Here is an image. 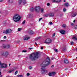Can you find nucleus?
Segmentation results:
<instances>
[{"mask_svg":"<svg viewBox=\"0 0 77 77\" xmlns=\"http://www.w3.org/2000/svg\"><path fill=\"white\" fill-rule=\"evenodd\" d=\"M50 62V60L48 57H47L45 61H44L43 63L41 64V66L42 67L41 69H45V66H47L49 65Z\"/></svg>","mask_w":77,"mask_h":77,"instance_id":"f257e3e1","label":"nucleus"},{"mask_svg":"<svg viewBox=\"0 0 77 77\" xmlns=\"http://www.w3.org/2000/svg\"><path fill=\"white\" fill-rule=\"evenodd\" d=\"M21 18V17L20 15L18 14H15L13 17V20L15 22H18L20 21Z\"/></svg>","mask_w":77,"mask_h":77,"instance_id":"f03ea898","label":"nucleus"},{"mask_svg":"<svg viewBox=\"0 0 77 77\" xmlns=\"http://www.w3.org/2000/svg\"><path fill=\"white\" fill-rule=\"evenodd\" d=\"M38 55V52H37L36 53H33L29 56V58H30L31 60H35L36 59H37V58L39 57Z\"/></svg>","mask_w":77,"mask_h":77,"instance_id":"7ed1b4c3","label":"nucleus"},{"mask_svg":"<svg viewBox=\"0 0 77 77\" xmlns=\"http://www.w3.org/2000/svg\"><path fill=\"white\" fill-rule=\"evenodd\" d=\"M8 54H9V52L7 51L3 52L1 54V56H4L5 57H8Z\"/></svg>","mask_w":77,"mask_h":77,"instance_id":"20e7f679","label":"nucleus"},{"mask_svg":"<svg viewBox=\"0 0 77 77\" xmlns=\"http://www.w3.org/2000/svg\"><path fill=\"white\" fill-rule=\"evenodd\" d=\"M51 42V40L50 38H47L45 40L44 43L45 44H50Z\"/></svg>","mask_w":77,"mask_h":77,"instance_id":"39448f33","label":"nucleus"},{"mask_svg":"<svg viewBox=\"0 0 77 77\" xmlns=\"http://www.w3.org/2000/svg\"><path fill=\"white\" fill-rule=\"evenodd\" d=\"M22 3L23 5H25L26 3V0H20L19 1V4L21 5Z\"/></svg>","mask_w":77,"mask_h":77,"instance_id":"423d86ee","label":"nucleus"},{"mask_svg":"<svg viewBox=\"0 0 77 77\" xmlns=\"http://www.w3.org/2000/svg\"><path fill=\"white\" fill-rule=\"evenodd\" d=\"M12 32V30L10 29H7L5 31H3L4 33H5L6 34H8L9 33H11Z\"/></svg>","mask_w":77,"mask_h":77,"instance_id":"0eeeda50","label":"nucleus"},{"mask_svg":"<svg viewBox=\"0 0 77 77\" xmlns=\"http://www.w3.org/2000/svg\"><path fill=\"white\" fill-rule=\"evenodd\" d=\"M40 7L39 6L38 7L36 6L35 7V11L37 12H39L40 11Z\"/></svg>","mask_w":77,"mask_h":77,"instance_id":"6e6552de","label":"nucleus"},{"mask_svg":"<svg viewBox=\"0 0 77 77\" xmlns=\"http://www.w3.org/2000/svg\"><path fill=\"white\" fill-rule=\"evenodd\" d=\"M2 47L4 48H8L10 47V45H6L5 44H4L3 45Z\"/></svg>","mask_w":77,"mask_h":77,"instance_id":"1a4fd4ad","label":"nucleus"},{"mask_svg":"<svg viewBox=\"0 0 77 77\" xmlns=\"http://www.w3.org/2000/svg\"><path fill=\"white\" fill-rule=\"evenodd\" d=\"M1 68H7V65L5 64L4 63H2L1 64Z\"/></svg>","mask_w":77,"mask_h":77,"instance_id":"9d476101","label":"nucleus"},{"mask_svg":"<svg viewBox=\"0 0 77 77\" xmlns=\"http://www.w3.org/2000/svg\"><path fill=\"white\" fill-rule=\"evenodd\" d=\"M29 39L30 37L27 35L24 36L23 38V40L24 41H25V40H28V39Z\"/></svg>","mask_w":77,"mask_h":77,"instance_id":"9b49d317","label":"nucleus"},{"mask_svg":"<svg viewBox=\"0 0 77 77\" xmlns=\"http://www.w3.org/2000/svg\"><path fill=\"white\" fill-rule=\"evenodd\" d=\"M47 72V70H42L41 71V73L44 74H45Z\"/></svg>","mask_w":77,"mask_h":77,"instance_id":"f8f14e48","label":"nucleus"},{"mask_svg":"<svg viewBox=\"0 0 77 77\" xmlns=\"http://www.w3.org/2000/svg\"><path fill=\"white\" fill-rule=\"evenodd\" d=\"M64 62L65 63H66V64L68 63H69V61H68V60H67V59H65L64 60Z\"/></svg>","mask_w":77,"mask_h":77,"instance_id":"ddd939ff","label":"nucleus"},{"mask_svg":"<svg viewBox=\"0 0 77 77\" xmlns=\"http://www.w3.org/2000/svg\"><path fill=\"white\" fill-rule=\"evenodd\" d=\"M61 0H52L53 2H56V3H59L60 2Z\"/></svg>","mask_w":77,"mask_h":77,"instance_id":"4468645a","label":"nucleus"},{"mask_svg":"<svg viewBox=\"0 0 77 77\" xmlns=\"http://www.w3.org/2000/svg\"><path fill=\"white\" fill-rule=\"evenodd\" d=\"M60 32L61 34H62V35H64L65 31L64 30H61L60 31Z\"/></svg>","mask_w":77,"mask_h":77,"instance_id":"2eb2a0df","label":"nucleus"},{"mask_svg":"<svg viewBox=\"0 0 77 77\" xmlns=\"http://www.w3.org/2000/svg\"><path fill=\"white\" fill-rule=\"evenodd\" d=\"M64 6H66V7H68L69 6V4L68 3L66 2L64 4Z\"/></svg>","mask_w":77,"mask_h":77,"instance_id":"dca6fc26","label":"nucleus"},{"mask_svg":"<svg viewBox=\"0 0 77 77\" xmlns=\"http://www.w3.org/2000/svg\"><path fill=\"white\" fill-rule=\"evenodd\" d=\"M33 17V14H29V18H31Z\"/></svg>","mask_w":77,"mask_h":77,"instance_id":"f3484780","label":"nucleus"},{"mask_svg":"<svg viewBox=\"0 0 77 77\" xmlns=\"http://www.w3.org/2000/svg\"><path fill=\"white\" fill-rule=\"evenodd\" d=\"M49 16H51V17H53V16H54V13H50L49 14Z\"/></svg>","mask_w":77,"mask_h":77,"instance_id":"a211bd4d","label":"nucleus"},{"mask_svg":"<svg viewBox=\"0 0 77 77\" xmlns=\"http://www.w3.org/2000/svg\"><path fill=\"white\" fill-rule=\"evenodd\" d=\"M72 39H75V41H77V37L76 36L73 37L72 38Z\"/></svg>","mask_w":77,"mask_h":77,"instance_id":"6ab92c4d","label":"nucleus"},{"mask_svg":"<svg viewBox=\"0 0 77 77\" xmlns=\"http://www.w3.org/2000/svg\"><path fill=\"white\" fill-rule=\"evenodd\" d=\"M29 33L31 34H33V31L32 30H30L29 31Z\"/></svg>","mask_w":77,"mask_h":77,"instance_id":"aec40b11","label":"nucleus"},{"mask_svg":"<svg viewBox=\"0 0 77 77\" xmlns=\"http://www.w3.org/2000/svg\"><path fill=\"white\" fill-rule=\"evenodd\" d=\"M14 2V0H9L8 2L10 3H12Z\"/></svg>","mask_w":77,"mask_h":77,"instance_id":"412c9836","label":"nucleus"},{"mask_svg":"<svg viewBox=\"0 0 77 77\" xmlns=\"http://www.w3.org/2000/svg\"><path fill=\"white\" fill-rule=\"evenodd\" d=\"M48 75H49V76H51V75H52V72H49L48 73Z\"/></svg>","mask_w":77,"mask_h":77,"instance_id":"4be33fe9","label":"nucleus"},{"mask_svg":"<svg viewBox=\"0 0 77 77\" xmlns=\"http://www.w3.org/2000/svg\"><path fill=\"white\" fill-rule=\"evenodd\" d=\"M14 70V69H13L11 70H9V72L10 73L12 72V71H13Z\"/></svg>","mask_w":77,"mask_h":77,"instance_id":"5701e85b","label":"nucleus"},{"mask_svg":"<svg viewBox=\"0 0 77 77\" xmlns=\"http://www.w3.org/2000/svg\"><path fill=\"white\" fill-rule=\"evenodd\" d=\"M76 15H77V14H73L72 15V17H75V16H76Z\"/></svg>","mask_w":77,"mask_h":77,"instance_id":"b1692460","label":"nucleus"},{"mask_svg":"<svg viewBox=\"0 0 77 77\" xmlns=\"http://www.w3.org/2000/svg\"><path fill=\"white\" fill-rule=\"evenodd\" d=\"M62 27H66V25L65 24H63L62 25Z\"/></svg>","mask_w":77,"mask_h":77,"instance_id":"393cba45","label":"nucleus"},{"mask_svg":"<svg viewBox=\"0 0 77 77\" xmlns=\"http://www.w3.org/2000/svg\"><path fill=\"white\" fill-rule=\"evenodd\" d=\"M44 16L45 17H48V14H45L44 15Z\"/></svg>","mask_w":77,"mask_h":77,"instance_id":"a878e982","label":"nucleus"},{"mask_svg":"<svg viewBox=\"0 0 77 77\" xmlns=\"http://www.w3.org/2000/svg\"><path fill=\"white\" fill-rule=\"evenodd\" d=\"M54 51H55V52H57V51H59V50H58L57 49L54 48Z\"/></svg>","mask_w":77,"mask_h":77,"instance_id":"bb28decb","label":"nucleus"},{"mask_svg":"<svg viewBox=\"0 0 77 77\" xmlns=\"http://www.w3.org/2000/svg\"><path fill=\"white\" fill-rule=\"evenodd\" d=\"M66 8H64L63 9V11L64 12H66Z\"/></svg>","mask_w":77,"mask_h":77,"instance_id":"cd10ccee","label":"nucleus"},{"mask_svg":"<svg viewBox=\"0 0 77 77\" xmlns=\"http://www.w3.org/2000/svg\"><path fill=\"white\" fill-rule=\"evenodd\" d=\"M30 11H34V8H31L30 9Z\"/></svg>","mask_w":77,"mask_h":77,"instance_id":"c85d7f7f","label":"nucleus"},{"mask_svg":"<svg viewBox=\"0 0 77 77\" xmlns=\"http://www.w3.org/2000/svg\"><path fill=\"white\" fill-rule=\"evenodd\" d=\"M41 12L43 13L44 12V8H42L41 9Z\"/></svg>","mask_w":77,"mask_h":77,"instance_id":"c756f323","label":"nucleus"},{"mask_svg":"<svg viewBox=\"0 0 77 77\" xmlns=\"http://www.w3.org/2000/svg\"><path fill=\"white\" fill-rule=\"evenodd\" d=\"M40 38V37H38L37 38H36L35 39V41H37L38 40V39Z\"/></svg>","mask_w":77,"mask_h":77,"instance_id":"7c9ffc66","label":"nucleus"},{"mask_svg":"<svg viewBox=\"0 0 77 77\" xmlns=\"http://www.w3.org/2000/svg\"><path fill=\"white\" fill-rule=\"evenodd\" d=\"M23 75H18L17 77H22Z\"/></svg>","mask_w":77,"mask_h":77,"instance_id":"2f4dec72","label":"nucleus"},{"mask_svg":"<svg viewBox=\"0 0 77 77\" xmlns=\"http://www.w3.org/2000/svg\"><path fill=\"white\" fill-rule=\"evenodd\" d=\"M25 22H26V20H24L23 21V22L22 23V24H24Z\"/></svg>","mask_w":77,"mask_h":77,"instance_id":"473e14b6","label":"nucleus"},{"mask_svg":"<svg viewBox=\"0 0 77 77\" xmlns=\"http://www.w3.org/2000/svg\"><path fill=\"white\" fill-rule=\"evenodd\" d=\"M29 50H33V48H28Z\"/></svg>","mask_w":77,"mask_h":77,"instance_id":"72a5a7b5","label":"nucleus"},{"mask_svg":"<svg viewBox=\"0 0 77 77\" xmlns=\"http://www.w3.org/2000/svg\"><path fill=\"white\" fill-rule=\"evenodd\" d=\"M52 75H55V74H56V72H53L52 73Z\"/></svg>","mask_w":77,"mask_h":77,"instance_id":"f704fd0d","label":"nucleus"},{"mask_svg":"<svg viewBox=\"0 0 77 77\" xmlns=\"http://www.w3.org/2000/svg\"><path fill=\"white\" fill-rule=\"evenodd\" d=\"M21 29L20 28H19L18 29V32H20V31H21Z\"/></svg>","mask_w":77,"mask_h":77,"instance_id":"c9c22d12","label":"nucleus"},{"mask_svg":"<svg viewBox=\"0 0 77 77\" xmlns=\"http://www.w3.org/2000/svg\"><path fill=\"white\" fill-rule=\"evenodd\" d=\"M67 49L66 48H63V51H66V50Z\"/></svg>","mask_w":77,"mask_h":77,"instance_id":"e433bc0d","label":"nucleus"},{"mask_svg":"<svg viewBox=\"0 0 77 77\" xmlns=\"http://www.w3.org/2000/svg\"><path fill=\"white\" fill-rule=\"evenodd\" d=\"M74 28L75 29H77V25H75L74 26Z\"/></svg>","mask_w":77,"mask_h":77,"instance_id":"4c0bfd02","label":"nucleus"},{"mask_svg":"<svg viewBox=\"0 0 77 77\" xmlns=\"http://www.w3.org/2000/svg\"><path fill=\"white\" fill-rule=\"evenodd\" d=\"M32 68V67L31 66H29V69H31Z\"/></svg>","mask_w":77,"mask_h":77,"instance_id":"58836bf2","label":"nucleus"},{"mask_svg":"<svg viewBox=\"0 0 77 77\" xmlns=\"http://www.w3.org/2000/svg\"><path fill=\"white\" fill-rule=\"evenodd\" d=\"M17 73H18V71H16L15 72V75H16V74H17Z\"/></svg>","mask_w":77,"mask_h":77,"instance_id":"ea45409f","label":"nucleus"},{"mask_svg":"<svg viewBox=\"0 0 77 77\" xmlns=\"http://www.w3.org/2000/svg\"><path fill=\"white\" fill-rule=\"evenodd\" d=\"M27 76H29V75H30V73H28L27 74Z\"/></svg>","mask_w":77,"mask_h":77,"instance_id":"a19ab883","label":"nucleus"},{"mask_svg":"<svg viewBox=\"0 0 77 77\" xmlns=\"http://www.w3.org/2000/svg\"><path fill=\"white\" fill-rule=\"evenodd\" d=\"M55 33H54V34H53V35H52L53 37H54V36H55Z\"/></svg>","mask_w":77,"mask_h":77,"instance_id":"79ce46f5","label":"nucleus"},{"mask_svg":"<svg viewBox=\"0 0 77 77\" xmlns=\"http://www.w3.org/2000/svg\"><path fill=\"white\" fill-rule=\"evenodd\" d=\"M26 50L25 51V50H23L22 52H26Z\"/></svg>","mask_w":77,"mask_h":77,"instance_id":"37998d69","label":"nucleus"},{"mask_svg":"<svg viewBox=\"0 0 77 77\" xmlns=\"http://www.w3.org/2000/svg\"><path fill=\"white\" fill-rule=\"evenodd\" d=\"M71 45H73V44H74V42H71Z\"/></svg>","mask_w":77,"mask_h":77,"instance_id":"c03bdc74","label":"nucleus"},{"mask_svg":"<svg viewBox=\"0 0 77 77\" xmlns=\"http://www.w3.org/2000/svg\"><path fill=\"white\" fill-rule=\"evenodd\" d=\"M42 18H41L39 19V21H41V20H42Z\"/></svg>","mask_w":77,"mask_h":77,"instance_id":"a18cd8bd","label":"nucleus"},{"mask_svg":"<svg viewBox=\"0 0 77 77\" xmlns=\"http://www.w3.org/2000/svg\"><path fill=\"white\" fill-rule=\"evenodd\" d=\"M47 6H50V3H48L47 4Z\"/></svg>","mask_w":77,"mask_h":77,"instance_id":"49530a36","label":"nucleus"},{"mask_svg":"<svg viewBox=\"0 0 77 77\" xmlns=\"http://www.w3.org/2000/svg\"><path fill=\"white\" fill-rule=\"evenodd\" d=\"M2 63L1 62H0V67H1V65H2Z\"/></svg>","mask_w":77,"mask_h":77,"instance_id":"de8ad7c7","label":"nucleus"},{"mask_svg":"<svg viewBox=\"0 0 77 77\" xmlns=\"http://www.w3.org/2000/svg\"><path fill=\"white\" fill-rule=\"evenodd\" d=\"M49 24H52V22H50L49 23Z\"/></svg>","mask_w":77,"mask_h":77,"instance_id":"09e8293b","label":"nucleus"},{"mask_svg":"<svg viewBox=\"0 0 77 77\" xmlns=\"http://www.w3.org/2000/svg\"><path fill=\"white\" fill-rule=\"evenodd\" d=\"M71 25L72 26H73L74 25V23H72L71 24Z\"/></svg>","mask_w":77,"mask_h":77,"instance_id":"8fccbe9b","label":"nucleus"},{"mask_svg":"<svg viewBox=\"0 0 77 77\" xmlns=\"http://www.w3.org/2000/svg\"><path fill=\"white\" fill-rule=\"evenodd\" d=\"M4 39H6V36H4Z\"/></svg>","mask_w":77,"mask_h":77,"instance_id":"3c124183","label":"nucleus"},{"mask_svg":"<svg viewBox=\"0 0 77 77\" xmlns=\"http://www.w3.org/2000/svg\"><path fill=\"white\" fill-rule=\"evenodd\" d=\"M5 41V40H3L1 41V42H4Z\"/></svg>","mask_w":77,"mask_h":77,"instance_id":"603ef678","label":"nucleus"},{"mask_svg":"<svg viewBox=\"0 0 77 77\" xmlns=\"http://www.w3.org/2000/svg\"><path fill=\"white\" fill-rule=\"evenodd\" d=\"M3 0H0V2H3Z\"/></svg>","mask_w":77,"mask_h":77,"instance_id":"864d4df0","label":"nucleus"},{"mask_svg":"<svg viewBox=\"0 0 77 77\" xmlns=\"http://www.w3.org/2000/svg\"><path fill=\"white\" fill-rule=\"evenodd\" d=\"M51 67L52 68H53L54 67V65H52L51 66Z\"/></svg>","mask_w":77,"mask_h":77,"instance_id":"5fc2aeb1","label":"nucleus"},{"mask_svg":"<svg viewBox=\"0 0 77 77\" xmlns=\"http://www.w3.org/2000/svg\"><path fill=\"white\" fill-rule=\"evenodd\" d=\"M41 50H43V47H42L41 48Z\"/></svg>","mask_w":77,"mask_h":77,"instance_id":"6e6d98bb","label":"nucleus"},{"mask_svg":"<svg viewBox=\"0 0 77 77\" xmlns=\"http://www.w3.org/2000/svg\"><path fill=\"white\" fill-rule=\"evenodd\" d=\"M75 20H74L73 21V23H75Z\"/></svg>","mask_w":77,"mask_h":77,"instance_id":"4d7b16f0","label":"nucleus"},{"mask_svg":"<svg viewBox=\"0 0 77 77\" xmlns=\"http://www.w3.org/2000/svg\"><path fill=\"white\" fill-rule=\"evenodd\" d=\"M20 41H18V42H17V43H19Z\"/></svg>","mask_w":77,"mask_h":77,"instance_id":"13d9d810","label":"nucleus"},{"mask_svg":"<svg viewBox=\"0 0 77 77\" xmlns=\"http://www.w3.org/2000/svg\"><path fill=\"white\" fill-rule=\"evenodd\" d=\"M52 60H53V59H54V57H52Z\"/></svg>","mask_w":77,"mask_h":77,"instance_id":"bf43d9fd","label":"nucleus"},{"mask_svg":"<svg viewBox=\"0 0 77 77\" xmlns=\"http://www.w3.org/2000/svg\"><path fill=\"white\" fill-rule=\"evenodd\" d=\"M35 45H37V43L36 42H35Z\"/></svg>","mask_w":77,"mask_h":77,"instance_id":"052dcab7","label":"nucleus"},{"mask_svg":"<svg viewBox=\"0 0 77 77\" xmlns=\"http://www.w3.org/2000/svg\"><path fill=\"white\" fill-rule=\"evenodd\" d=\"M63 2H66V0H64Z\"/></svg>","mask_w":77,"mask_h":77,"instance_id":"680f3d73","label":"nucleus"},{"mask_svg":"<svg viewBox=\"0 0 77 77\" xmlns=\"http://www.w3.org/2000/svg\"><path fill=\"white\" fill-rule=\"evenodd\" d=\"M11 63L9 64V66H11Z\"/></svg>","mask_w":77,"mask_h":77,"instance_id":"e2e57ef3","label":"nucleus"},{"mask_svg":"<svg viewBox=\"0 0 77 77\" xmlns=\"http://www.w3.org/2000/svg\"><path fill=\"white\" fill-rule=\"evenodd\" d=\"M1 75V72L0 71V75Z\"/></svg>","mask_w":77,"mask_h":77,"instance_id":"0e129e2a","label":"nucleus"},{"mask_svg":"<svg viewBox=\"0 0 77 77\" xmlns=\"http://www.w3.org/2000/svg\"><path fill=\"white\" fill-rule=\"evenodd\" d=\"M76 51H77V48L76 49Z\"/></svg>","mask_w":77,"mask_h":77,"instance_id":"69168bd1","label":"nucleus"},{"mask_svg":"<svg viewBox=\"0 0 77 77\" xmlns=\"http://www.w3.org/2000/svg\"><path fill=\"white\" fill-rule=\"evenodd\" d=\"M1 77H2V75H1Z\"/></svg>","mask_w":77,"mask_h":77,"instance_id":"338daca9","label":"nucleus"},{"mask_svg":"<svg viewBox=\"0 0 77 77\" xmlns=\"http://www.w3.org/2000/svg\"><path fill=\"white\" fill-rule=\"evenodd\" d=\"M1 13V11H0V13Z\"/></svg>","mask_w":77,"mask_h":77,"instance_id":"774afa93","label":"nucleus"}]
</instances>
